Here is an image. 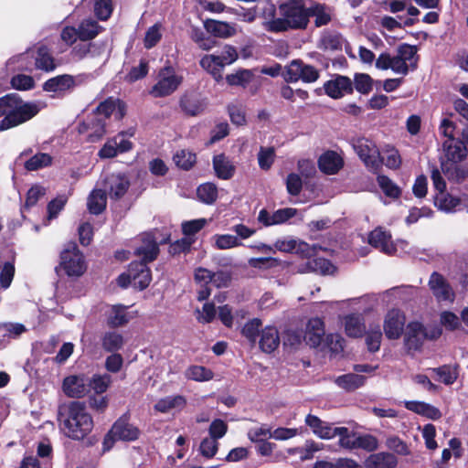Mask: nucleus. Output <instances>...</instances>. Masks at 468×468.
<instances>
[{
  "mask_svg": "<svg viewBox=\"0 0 468 468\" xmlns=\"http://www.w3.org/2000/svg\"><path fill=\"white\" fill-rule=\"evenodd\" d=\"M96 111V118L99 119L108 118L113 113L116 118L121 119L125 114L124 104L121 101L113 98H109L101 102Z\"/></svg>",
  "mask_w": 468,
  "mask_h": 468,
  "instance_id": "29",
  "label": "nucleus"
},
{
  "mask_svg": "<svg viewBox=\"0 0 468 468\" xmlns=\"http://www.w3.org/2000/svg\"><path fill=\"white\" fill-rule=\"evenodd\" d=\"M0 330L5 332L4 336L11 338H17L27 331L25 325L19 323L1 324Z\"/></svg>",
  "mask_w": 468,
  "mask_h": 468,
  "instance_id": "64",
  "label": "nucleus"
},
{
  "mask_svg": "<svg viewBox=\"0 0 468 468\" xmlns=\"http://www.w3.org/2000/svg\"><path fill=\"white\" fill-rule=\"evenodd\" d=\"M295 214L296 209L291 207L278 209L272 213H270L266 209H261L259 212L258 220L264 226L269 227L282 224L295 216Z\"/></svg>",
  "mask_w": 468,
  "mask_h": 468,
  "instance_id": "22",
  "label": "nucleus"
},
{
  "mask_svg": "<svg viewBox=\"0 0 468 468\" xmlns=\"http://www.w3.org/2000/svg\"><path fill=\"white\" fill-rule=\"evenodd\" d=\"M89 377L72 375L64 378L62 388L64 393L70 398H82L89 392Z\"/></svg>",
  "mask_w": 468,
  "mask_h": 468,
  "instance_id": "17",
  "label": "nucleus"
},
{
  "mask_svg": "<svg viewBox=\"0 0 468 468\" xmlns=\"http://www.w3.org/2000/svg\"><path fill=\"white\" fill-rule=\"evenodd\" d=\"M213 168L217 176L223 180L230 179L235 173V166L224 154L213 157Z\"/></svg>",
  "mask_w": 468,
  "mask_h": 468,
  "instance_id": "34",
  "label": "nucleus"
},
{
  "mask_svg": "<svg viewBox=\"0 0 468 468\" xmlns=\"http://www.w3.org/2000/svg\"><path fill=\"white\" fill-rule=\"evenodd\" d=\"M101 30L102 27L94 19H84L78 27L79 38L82 41L93 39Z\"/></svg>",
  "mask_w": 468,
  "mask_h": 468,
  "instance_id": "38",
  "label": "nucleus"
},
{
  "mask_svg": "<svg viewBox=\"0 0 468 468\" xmlns=\"http://www.w3.org/2000/svg\"><path fill=\"white\" fill-rule=\"evenodd\" d=\"M353 147L368 169L377 171L381 166L383 160L373 142L361 138L354 143Z\"/></svg>",
  "mask_w": 468,
  "mask_h": 468,
  "instance_id": "12",
  "label": "nucleus"
},
{
  "mask_svg": "<svg viewBox=\"0 0 468 468\" xmlns=\"http://www.w3.org/2000/svg\"><path fill=\"white\" fill-rule=\"evenodd\" d=\"M305 424L312 430L313 433L322 440H331L334 438V427L322 420L315 415L308 414L305 417Z\"/></svg>",
  "mask_w": 468,
  "mask_h": 468,
  "instance_id": "25",
  "label": "nucleus"
},
{
  "mask_svg": "<svg viewBox=\"0 0 468 468\" xmlns=\"http://www.w3.org/2000/svg\"><path fill=\"white\" fill-rule=\"evenodd\" d=\"M101 187L96 186L87 197V208L93 215H99L106 208L107 194Z\"/></svg>",
  "mask_w": 468,
  "mask_h": 468,
  "instance_id": "31",
  "label": "nucleus"
},
{
  "mask_svg": "<svg viewBox=\"0 0 468 468\" xmlns=\"http://www.w3.org/2000/svg\"><path fill=\"white\" fill-rule=\"evenodd\" d=\"M405 315L398 310L392 309L388 312L384 320V332L388 339H398L403 333L405 326Z\"/></svg>",
  "mask_w": 468,
  "mask_h": 468,
  "instance_id": "18",
  "label": "nucleus"
},
{
  "mask_svg": "<svg viewBox=\"0 0 468 468\" xmlns=\"http://www.w3.org/2000/svg\"><path fill=\"white\" fill-rule=\"evenodd\" d=\"M442 145L447 160L441 159V168L442 173L451 179L458 171L457 163L466 156V147L461 141L455 139H446Z\"/></svg>",
  "mask_w": 468,
  "mask_h": 468,
  "instance_id": "8",
  "label": "nucleus"
},
{
  "mask_svg": "<svg viewBox=\"0 0 468 468\" xmlns=\"http://www.w3.org/2000/svg\"><path fill=\"white\" fill-rule=\"evenodd\" d=\"M368 243L388 255H392L397 250L391 234L381 227L376 228L369 233Z\"/></svg>",
  "mask_w": 468,
  "mask_h": 468,
  "instance_id": "19",
  "label": "nucleus"
},
{
  "mask_svg": "<svg viewBox=\"0 0 468 468\" xmlns=\"http://www.w3.org/2000/svg\"><path fill=\"white\" fill-rule=\"evenodd\" d=\"M185 404L186 399L182 396L166 397L157 401L154 409L160 412H168L172 409H181Z\"/></svg>",
  "mask_w": 468,
  "mask_h": 468,
  "instance_id": "48",
  "label": "nucleus"
},
{
  "mask_svg": "<svg viewBox=\"0 0 468 468\" xmlns=\"http://www.w3.org/2000/svg\"><path fill=\"white\" fill-rule=\"evenodd\" d=\"M60 429L72 440H82L93 428V420L84 403L74 401L58 411Z\"/></svg>",
  "mask_w": 468,
  "mask_h": 468,
  "instance_id": "3",
  "label": "nucleus"
},
{
  "mask_svg": "<svg viewBox=\"0 0 468 468\" xmlns=\"http://www.w3.org/2000/svg\"><path fill=\"white\" fill-rule=\"evenodd\" d=\"M324 324L321 318H311L306 325L304 339L312 347L319 346L324 340Z\"/></svg>",
  "mask_w": 468,
  "mask_h": 468,
  "instance_id": "23",
  "label": "nucleus"
},
{
  "mask_svg": "<svg viewBox=\"0 0 468 468\" xmlns=\"http://www.w3.org/2000/svg\"><path fill=\"white\" fill-rule=\"evenodd\" d=\"M173 159L176 165L184 170H189L197 160L196 154L186 150L177 151Z\"/></svg>",
  "mask_w": 468,
  "mask_h": 468,
  "instance_id": "51",
  "label": "nucleus"
},
{
  "mask_svg": "<svg viewBox=\"0 0 468 468\" xmlns=\"http://www.w3.org/2000/svg\"><path fill=\"white\" fill-rule=\"evenodd\" d=\"M321 449L322 448L320 447L319 443L313 440H308L305 441L303 447L288 449V453L291 455L297 454L299 455L301 461H306L312 459L314 454Z\"/></svg>",
  "mask_w": 468,
  "mask_h": 468,
  "instance_id": "41",
  "label": "nucleus"
},
{
  "mask_svg": "<svg viewBox=\"0 0 468 468\" xmlns=\"http://www.w3.org/2000/svg\"><path fill=\"white\" fill-rule=\"evenodd\" d=\"M303 62L298 59L292 60L285 69L283 78L287 82H297L302 76Z\"/></svg>",
  "mask_w": 468,
  "mask_h": 468,
  "instance_id": "55",
  "label": "nucleus"
},
{
  "mask_svg": "<svg viewBox=\"0 0 468 468\" xmlns=\"http://www.w3.org/2000/svg\"><path fill=\"white\" fill-rule=\"evenodd\" d=\"M429 286L438 302L452 303L454 301L455 293L441 274L433 272L430 277Z\"/></svg>",
  "mask_w": 468,
  "mask_h": 468,
  "instance_id": "15",
  "label": "nucleus"
},
{
  "mask_svg": "<svg viewBox=\"0 0 468 468\" xmlns=\"http://www.w3.org/2000/svg\"><path fill=\"white\" fill-rule=\"evenodd\" d=\"M336 436L339 437L338 444L340 447L349 451L356 449V437L354 433H351L347 428L335 427L334 429V438Z\"/></svg>",
  "mask_w": 468,
  "mask_h": 468,
  "instance_id": "45",
  "label": "nucleus"
},
{
  "mask_svg": "<svg viewBox=\"0 0 468 468\" xmlns=\"http://www.w3.org/2000/svg\"><path fill=\"white\" fill-rule=\"evenodd\" d=\"M432 216L433 211L430 207H411L405 218V222L407 225H411L416 223L420 218H431Z\"/></svg>",
  "mask_w": 468,
  "mask_h": 468,
  "instance_id": "61",
  "label": "nucleus"
},
{
  "mask_svg": "<svg viewBox=\"0 0 468 468\" xmlns=\"http://www.w3.org/2000/svg\"><path fill=\"white\" fill-rule=\"evenodd\" d=\"M308 20L311 16L314 17V25L317 27L327 25L331 21L330 9L321 4H314L309 7Z\"/></svg>",
  "mask_w": 468,
  "mask_h": 468,
  "instance_id": "40",
  "label": "nucleus"
},
{
  "mask_svg": "<svg viewBox=\"0 0 468 468\" xmlns=\"http://www.w3.org/2000/svg\"><path fill=\"white\" fill-rule=\"evenodd\" d=\"M441 334L439 327L431 330L424 327L420 322H411L407 326L405 335V345L409 350H418L422 346L425 339H436Z\"/></svg>",
  "mask_w": 468,
  "mask_h": 468,
  "instance_id": "10",
  "label": "nucleus"
},
{
  "mask_svg": "<svg viewBox=\"0 0 468 468\" xmlns=\"http://www.w3.org/2000/svg\"><path fill=\"white\" fill-rule=\"evenodd\" d=\"M204 27L207 33L220 38L233 37L237 33L236 24L207 19L204 22Z\"/></svg>",
  "mask_w": 468,
  "mask_h": 468,
  "instance_id": "27",
  "label": "nucleus"
},
{
  "mask_svg": "<svg viewBox=\"0 0 468 468\" xmlns=\"http://www.w3.org/2000/svg\"><path fill=\"white\" fill-rule=\"evenodd\" d=\"M364 335H366V345L368 351L373 353L378 351L382 339L380 326L378 324L370 326Z\"/></svg>",
  "mask_w": 468,
  "mask_h": 468,
  "instance_id": "47",
  "label": "nucleus"
},
{
  "mask_svg": "<svg viewBox=\"0 0 468 468\" xmlns=\"http://www.w3.org/2000/svg\"><path fill=\"white\" fill-rule=\"evenodd\" d=\"M60 266L69 276L79 277L84 273L86 263L76 244H69L61 252Z\"/></svg>",
  "mask_w": 468,
  "mask_h": 468,
  "instance_id": "11",
  "label": "nucleus"
},
{
  "mask_svg": "<svg viewBox=\"0 0 468 468\" xmlns=\"http://www.w3.org/2000/svg\"><path fill=\"white\" fill-rule=\"evenodd\" d=\"M261 326V321L258 318L250 320L245 324L242 328V335L249 339V341L254 343L259 335L260 327Z\"/></svg>",
  "mask_w": 468,
  "mask_h": 468,
  "instance_id": "60",
  "label": "nucleus"
},
{
  "mask_svg": "<svg viewBox=\"0 0 468 468\" xmlns=\"http://www.w3.org/2000/svg\"><path fill=\"white\" fill-rule=\"evenodd\" d=\"M416 49L410 45H402L395 55L381 53L376 59V68L386 70L391 69L396 74L407 75L410 67L416 64Z\"/></svg>",
  "mask_w": 468,
  "mask_h": 468,
  "instance_id": "5",
  "label": "nucleus"
},
{
  "mask_svg": "<svg viewBox=\"0 0 468 468\" xmlns=\"http://www.w3.org/2000/svg\"><path fill=\"white\" fill-rule=\"evenodd\" d=\"M133 315L127 312V307L123 305H113L111 307L107 315V324L111 327H120L127 324Z\"/></svg>",
  "mask_w": 468,
  "mask_h": 468,
  "instance_id": "36",
  "label": "nucleus"
},
{
  "mask_svg": "<svg viewBox=\"0 0 468 468\" xmlns=\"http://www.w3.org/2000/svg\"><path fill=\"white\" fill-rule=\"evenodd\" d=\"M344 160L340 154L328 150L318 159L319 169L326 175H335L343 167Z\"/></svg>",
  "mask_w": 468,
  "mask_h": 468,
  "instance_id": "24",
  "label": "nucleus"
},
{
  "mask_svg": "<svg viewBox=\"0 0 468 468\" xmlns=\"http://www.w3.org/2000/svg\"><path fill=\"white\" fill-rule=\"evenodd\" d=\"M252 72L249 69H240L236 73L227 75V82L231 86H246L252 79Z\"/></svg>",
  "mask_w": 468,
  "mask_h": 468,
  "instance_id": "58",
  "label": "nucleus"
},
{
  "mask_svg": "<svg viewBox=\"0 0 468 468\" xmlns=\"http://www.w3.org/2000/svg\"><path fill=\"white\" fill-rule=\"evenodd\" d=\"M139 436V430L125 419H119L112 426L106 438L104 446L110 449L114 441H134Z\"/></svg>",
  "mask_w": 468,
  "mask_h": 468,
  "instance_id": "13",
  "label": "nucleus"
},
{
  "mask_svg": "<svg viewBox=\"0 0 468 468\" xmlns=\"http://www.w3.org/2000/svg\"><path fill=\"white\" fill-rule=\"evenodd\" d=\"M280 345L278 330L273 326H267L261 331L260 346L265 353H271Z\"/></svg>",
  "mask_w": 468,
  "mask_h": 468,
  "instance_id": "35",
  "label": "nucleus"
},
{
  "mask_svg": "<svg viewBox=\"0 0 468 468\" xmlns=\"http://www.w3.org/2000/svg\"><path fill=\"white\" fill-rule=\"evenodd\" d=\"M397 464L396 456L384 452L370 454L364 462L365 468H394Z\"/></svg>",
  "mask_w": 468,
  "mask_h": 468,
  "instance_id": "32",
  "label": "nucleus"
},
{
  "mask_svg": "<svg viewBox=\"0 0 468 468\" xmlns=\"http://www.w3.org/2000/svg\"><path fill=\"white\" fill-rule=\"evenodd\" d=\"M77 80V77L71 75H58L48 80L44 83L43 89L49 92H64L73 89L78 84Z\"/></svg>",
  "mask_w": 468,
  "mask_h": 468,
  "instance_id": "26",
  "label": "nucleus"
},
{
  "mask_svg": "<svg viewBox=\"0 0 468 468\" xmlns=\"http://www.w3.org/2000/svg\"><path fill=\"white\" fill-rule=\"evenodd\" d=\"M275 159V150L273 147H261L258 153L259 166L262 170H269Z\"/></svg>",
  "mask_w": 468,
  "mask_h": 468,
  "instance_id": "57",
  "label": "nucleus"
},
{
  "mask_svg": "<svg viewBox=\"0 0 468 468\" xmlns=\"http://www.w3.org/2000/svg\"><path fill=\"white\" fill-rule=\"evenodd\" d=\"M377 181L386 196L392 198H398L400 196V188L388 176L379 175L378 176Z\"/></svg>",
  "mask_w": 468,
  "mask_h": 468,
  "instance_id": "50",
  "label": "nucleus"
},
{
  "mask_svg": "<svg viewBox=\"0 0 468 468\" xmlns=\"http://www.w3.org/2000/svg\"><path fill=\"white\" fill-rule=\"evenodd\" d=\"M305 0H286L279 5L281 17L263 23L270 32H284L289 29H305L309 24Z\"/></svg>",
  "mask_w": 468,
  "mask_h": 468,
  "instance_id": "2",
  "label": "nucleus"
},
{
  "mask_svg": "<svg viewBox=\"0 0 468 468\" xmlns=\"http://www.w3.org/2000/svg\"><path fill=\"white\" fill-rule=\"evenodd\" d=\"M366 378L357 374H346L335 379V384L346 390L353 391L365 384Z\"/></svg>",
  "mask_w": 468,
  "mask_h": 468,
  "instance_id": "39",
  "label": "nucleus"
},
{
  "mask_svg": "<svg viewBox=\"0 0 468 468\" xmlns=\"http://www.w3.org/2000/svg\"><path fill=\"white\" fill-rule=\"evenodd\" d=\"M11 85L16 90H28L34 88L35 81L33 78L28 75L18 74L12 78Z\"/></svg>",
  "mask_w": 468,
  "mask_h": 468,
  "instance_id": "62",
  "label": "nucleus"
},
{
  "mask_svg": "<svg viewBox=\"0 0 468 468\" xmlns=\"http://www.w3.org/2000/svg\"><path fill=\"white\" fill-rule=\"evenodd\" d=\"M343 324L345 332L349 337L358 338L366 333L364 317L361 314H352L346 315Z\"/></svg>",
  "mask_w": 468,
  "mask_h": 468,
  "instance_id": "30",
  "label": "nucleus"
},
{
  "mask_svg": "<svg viewBox=\"0 0 468 468\" xmlns=\"http://www.w3.org/2000/svg\"><path fill=\"white\" fill-rule=\"evenodd\" d=\"M51 156L48 154L39 153L32 156L25 163V168L28 171H36L51 164Z\"/></svg>",
  "mask_w": 468,
  "mask_h": 468,
  "instance_id": "54",
  "label": "nucleus"
},
{
  "mask_svg": "<svg viewBox=\"0 0 468 468\" xmlns=\"http://www.w3.org/2000/svg\"><path fill=\"white\" fill-rule=\"evenodd\" d=\"M183 80V76L172 66H165L158 71L156 81L149 94L154 98L170 96L180 87Z\"/></svg>",
  "mask_w": 468,
  "mask_h": 468,
  "instance_id": "7",
  "label": "nucleus"
},
{
  "mask_svg": "<svg viewBox=\"0 0 468 468\" xmlns=\"http://www.w3.org/2000/svg\"><path fill=\"white\" fill-rule=\"evenodd\" d=\"M404 406L408 410L432 420H439L441 417V412L438 408L424 401L406 400Z\"/></svg>",
  "mask_w": 468,
  "mask_h": 468,
  "instance_id": "28",
  "label": "nucleus"
},
{
  "mask_svg": "<svg viewBox=\"0 0 468 468\" xmlns=\"http://www.w3.org/2000/svg\"><path fill=\"white\" fill-rule=\"evenodd\" d=\"M314 251H316V249ZM314 254L315 252H314L310 257H305L307 261L297 267L298 271L301 273L314 271L324 275L334 273L335 268L331 261L324 258H314Z\"/></svg>",
  "mask_w": 468,
  "mask_h": 468,
  "instance_id": "21",
  "label": "nucleus"
},
{
  "mask_svg": "<svg viewBox=\"0 0 468 468\" xmlns=\"http://www.w3.org/2000/svg\"><path fill=\"white\" fill-rule=\"evenodd\" d=\"M274 249L282 252L295 253L303 257H310L314 254L315 247L292 238L279 239L274 243Z\"/></svg>",
  "mask_w": 468,
  "mask_h": 468,
  "instance_id": "16",
  "label": "nucleus"
},
{
  "mask_svg": "<svg viewBox=\"0 0 468 468\" xmlns=\"http://www.w3.org/2000/svg\"><path fill=\"white\" fill-rule=\"evenodd\" d=\"M434 205L441 211L452 213L461 205V199L443 191L435 195Z\"/></svg>",
  "mask_w": 468,
  "mask_h": 468,
  "instance_id": "37",
  "label": "nucleus"
},
{
  "mask_svg": "<svg viewBox=\"0 0 468 468\" xmlns=\"http://www.w3.org/2000/svg\"><path fill=\"white\" fill-rule=\"evenodd\" d=\"M325 93L333 98L339 99L353 91V83L348 77L337 75L326 81L324 85Z\"/></svg>",
  "mask_w": 468,
  "mask_h": 468,
  "instance_id": "20",
  "label": "nucleus"
},
{
  "mask_svg": "<svg viewBox=\"0 0 468 468\" xmlns=\"http://www.w3.org/2000/svg\"><path fill=\"white\" fill-rule=\"evenodd\" d=\"M213 239L218 250H229L242 245V241L237 236L230 234H216Z\"/></svg>",
  "mask_w": 468,
  "mask_h": 468,
  "instance_id": "46",
  "label": "nucleus"
},
{
  "mask_svg": "<svg viewBox=\"0 0 468 468\" xmlns=\"http://www.w3.org/2000/svg\"><path fill=\"white\" fill-rule=\"evenodd\" d=\"M185 376L187 379L194 380L197 382H205L211 380L214 377V373L209 368L203 366H191L186 372Z\"/></svg>",
  "mask_w": 468,
  "mask_h": 468,
  "instance_id": "43",
  "label": "nucleus"
},
{
  "mask_svg": "<svg viewBox=\"0 0 468 468\" xmlns=\"http://www.w3.org/2000/svg\"><path fill=\"white\" fill-rule=\"evenodd\" d=\"M343 37L337 33H325L321 38V46L327 50H338L342 48Z\"/></svg>",
  "mask_w": 468,
  "mask_h": 468,
  "instance_id": "56",
  "label": "nucleus"
},
{
  "mask_svg": "<svg viewBox=\"0 0 468 468\" xmlns=\"http://www.w3.org/2000/svg\"><path fill=\"white\" fill-rule=\"evenodd\" d=\"M130 185V179L124 173H103L97 182V186L103 187L110 198L114 200L123 197Z\"/></svg>",
  "mask_w": 468,
  "mask_h": 468,
  "instance_id": "9",
  "label": "nucleus"
},
{
  "mask_svg": "<svg viewBox=\"0 0 468 468\" xmlns=\"http://www.w3.org/2000/svg\"><path fill=\"white\" fill-rule=\"evenodd\" d=\"M141 245L135 248L134 253L141 258V261L132 262L133 286L139 290L145 289L152 280L150 269L146 263L156 259L159 253V247L156 239L151 233H144L141 236Z\"/></svg>",
  "mask_w": 468,
  "mask_h": 468,
  "instance_id": "4",
  "label": "nucleus"
},
{
  "mask_svg": "<svg viewBox=\"0 0 468 468\" xmlns=\"http://www.w3.org/2000/svg\"><path fill=\"white\" fill-rule=\"evenodd\" d=\"M93 11L100 20H108L113 11L112 0H94Z\"/></svg>",
  "mask_w": 468,
  "mask_h": 468,
  "instance_id": "52",
  "label": "nucleus"
},
{
  "mask_svg": "<svg viewBox=\"0 0 468 468\" xmlns=\"http://www.w3.org/2000/svg\"><path fill=\"white\" fill-rule=\"evenodd\" d=\"M354 86L358 92L367 94L372 90V79L368 74L356 73L354 79Z\"/></svg>",
  "mask_w": 468,
  "mask_h": 468,
  "instance_id": "59",
  "label": "nucleus"
},
{
  "mask_svg": "<svg viewBox=\"0 0 468 468\" xmlns=\"http://www.w3.org/2000/svg\"><path fill=\"white\" fill-rule=\"evenodd\" d=\"M432 371L438 376V380L445 385L453 384L459 376L458 366L456 365H444L432 368Z\"/></svg>",
  "mask_w": 468,
  "mask_h": 468,
  "instance_id": "42",
  "label": "nucleus"
},
{
  "mask_svg": "<svg viewBox=\"0 0 468 468\" xmlns=\"http://www.w3.org/2000/svg\"><path fill=\"white\" fill-rule=\"evenodd\" d=\"M47 104L44 101H24L16 94L0 98V130L5 131L22 124L36 116Z\"/></svg>",
  "mask_w": 468,
  "mask_h": 468,
  "instance_id": "1",
  "label": "nucleus"
},
{
  "mask_svg": "<svg viewBox=\"0 0 468 468\" xmlns=\"http://www.w3.org/2000/svg\"><path fill=\"white\" fill-rule=\"evenodd\" d=\"M161 37H162L161 25L154 24V26L149 27L145 33L144 41V47L146 48H152L159 42V40L161 39Z\"/></svg>",
  "mask_w": 468,
  "mask_h": 468,
  "instance_id": "63",
  "label": "nucleus"
},
{
  "mask_svg": "<svg viewBox=\"0 0 468 468\" xmlns=\"http://www.w3.org/2000/svg\"><path fill=\"white\" fill-rule=\"evenodd\" d=\"M207 224V219L198 218L182 223V231L185 237L176 241L172 249L175 252L185 251L188 250L194 242L193 236L201 230Z\"/></svg>",
  "mask_w": 468,
  "mask_h": 468,
  "instance_id": "14",
  "label": "nucleus"
},
{
  "mask_svg": "<svg viewBox=\"0 0 468 468\" xmlns=\"http://www.w3.org/2000/svg\"><path fill=\"white\" fill-rule=\"evenodd\" d=\"M125 344L123 335L117 331H106L101 336V345L104 351L117 353Z\"/></svg>",
  "mask_w": 468,
  "mask_h": 468,
  "instance_id": "33",
  "label": "nucleus"
},
{
  "mask_svg": "<svg viewBox=\"0 0 468 468\" xmlns=\"http://www.w3.org/2000/svg\"><path fill=\"white\" fill-rule=\"evenodd\" d=\"M197 197L202 202L212 204L218 197V188L212 183L203 184L197 188Z\"/></svg>",
  "mask_w": 468,
  "mask_h": 468,
  "instance_id": "53",
  "label": "nucleus"
},
{
  "mask_svg": "<svg viewBox=\"0 0 468 468\" xmlns=\"http://www.w3.org/2000/svg\"><path fill=\"white\" fill-rule=\"evenodd\" d=\"M238 59L236 48L230 45H225L221 53L205 55L201 58L200 67L210 74L216 81L223 79V70L226 66L234 63Z\"/></svg>",
  "mask_w": 468,
  "mask_h": 468,
  "instance_id": "6",
  "label": "nucleus"
},
{
  "mask_svg": "<svg viewBox=\"0 0 468 468\" xmlns=\"http://www.w3.org/2000/svg\"><path fill=\"white\" fill-rule=\"evenodd\" d=\"M89 390L91 388L97 394L104 393L112 383V377L108 374L94 375L89 378Z\"/></svg>",
  "mask_w": 468,
  "mask_h": 468,
  "instance_id": "49",
  "label": "nucleus"
},
{
  "mask_svg": "<svg viewBox=\"0 0 468 468\" xmlns=\"http://www.w3.org/2000/svg\"><path fill=\"white\" fill-rule=\"evenodd\" d=\"M36 68L45 71H51L55 69L56 66L52 56L47 47L41 46L37 48L36 57Z\"/></svg>",
  "mask_w": 468,
  "mask_h": 468,
  "instance_id": "44",
  "label": "nucleus"
}]
</instances>
